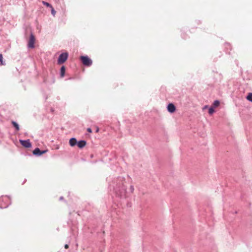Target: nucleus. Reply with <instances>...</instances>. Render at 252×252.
Returning a JSON list of instances; mask_svg holds the SVG:
<instances>
[{
	"label": "nucleus",
	"mask_w": 252,
	"mask_h": 252,
	"mask_svg": "<svg viewBox=\"0 0 252 252\" xmlns=\"http://www.w3.org/2000/svg\"><path fill=\"white\" fill-rule=\"evenodd\" d=\"M125 180L124 177L119 176L114 178L109 185V187L111 189L112 187L116 196L118 197L123 198L126 196V188L124 184Z\"/></svg>",
	"instance_id": "1"
},
{
	"label": "nucleus",
	"mask_w": 252,
	"mask_h": 252,
	"mask_svg": "<svg viewBox=\"0 0 252 252\" xmlns=\"http://www.w3.org/2000/svg\"><path fill=\"white\" fill-rule=\"evenodd\" d=\"M11 204L10 197L7 196H1L0 197V209L7 208Z\"/></svg>",
	"instance_id": "2"
},
{
	"label": "nucleus",
	"mask_w": 252,
	"mask_h": 252,
	"mask_svg": "<svg viewBox=\"0 0 252 252\" xmlns=\"http://www.w3.org/2000/svg\"><path fill=\"white\" fill-rule=\"evenodd\" d=\"M81 63L85 67H90L93 64V60L88 55H81L79 57Z\"/></svg>",
	"instance_id": "3"
},
{
	"label": "nucleus",
	"mask_w": 252,
	"mask_h": 252,
	"mask_svg": "<svg viewBox=\"0 0 252 252\" xmlns=\"http://www.w3.org/2000/svg\"><path fill=\"white\" fill-rule=\"evenodd\" d=\"M35 37L33 33L31 32L29 39L27 43V48L28 49H34L35 48Z\"/></svg>",
	"instance_id": "4"
},
{
	"label": "nucleus",
	"mask_w": 252,
	"mask_h": 252,
	"mask_svg": "<svg viewBox=\"0 0 252 252\" xmlns=\"http://www.w3.org/2000/svg\"><path fill=\"white\" fill-rule=\"evenodd\" d=\"M68 56V53L66 51L60 54L57 59V63L58 64L64 63L67 60Z\"/></svg>",
	"instance_id": "5"
},
{
	"label": "nucleus",
	"mask_w": 252,
	"mask_h": 252,
	"mask_svg": "<svg viewBox=\"0 0 252 252\" xmlns=\"http://www.w3.org/2000/svg\"><path fill=\"white\" fill-rule=\"evenodd\" d=\"M48 151L47 149L41 150L39 148L36 147L32 151V154L36 157H40Z\"/></svg>",
	"instance_id": "6"
},
{
	"label": "nucleus",
	"mask_w": 252,
	"mask_h": 252,
	"mask_svg": "<svg viewBox=\"0 0 252 252\" xmlns=\"http://www.w3.org/2000/svg\"><path fill=\"white\" fill-rule=\"evenodd\" d=\"M19 143L25 148H31L32 147V144L29 139L26 140L20 139Z\"/></svg>",
	"instance_id": "7"
},
{
	"label": "nucleus",
	"mask_w": 252,
	"mask_h": 252,
	"mask_svg": "<svg viewBox=\"0 0 252 252\" xmlns=\"http://www.w3.org/2000/svg\"><path fill=\"white\" fill-rule=\"evenodd\" d=\"M167 111L170 114L175 113L177 110L176 106L173 103H169L167 104Z\"/></svg>",
	"instance_id": "8"
},
{
	"label": "nucleus",
	"mask_w": 252,
	"mask_h": 252,
	"mask_svg": "<svg viewBox=\"0 0 252 252\" xmlns=\"http://www.w3.org/2000/svg\"><path fill=\"white\" fill-rule=\"evenodd\" d=\"M87 144V142L85 140H77V144L76 146L79 149H82L84 147H85V146Z\"/></svg>",
	"instance_id": "9"
},
{
	"label": "nucleus",
	"mask_w": 252,
	"mask_h": 252,
	"mask_svg": "<svg viewBox=\"0 0 252 252\" xmlns=\"http://www.w3.org/2000/svg\"><path fill=\"white\" fill-rule=\"evenodd\" d=\"M65 70L66 67L65 65H62L60 69V76L61 78H63L64 77L65 74Z\"/></svg>",
	"instance_id": "10"
},
{
	"label": "nucleus",
	"mask_w": 252,
	"mask_h": 252,
	"mask_svg": "<svg viewBox=\"0 0 252 252\" xmlns=\"http://www.w3.org/2000/svg\"><path fill=\"white\" fill-rule=\"evenodd\" d=\"M77 139L76 138L72 137V138H70V139L69 140V145L71 147L76 146V145L77 144Z\"/></svg>",
	"instance_id": "11"
},
{
	"label": "nucleus",
	"mask_w": 252,
	"mask_h": 252,
	"mask_svg": "<svg viewBox=\"0 0 252 252\" xmlns=\"http://www.w3.org/2000/svg\"><path fill=\"white\" fill-rule=\"evenodd\" d=\"M11 125L14 128L16 131H18L20 130V126L18 123H17L15 121H11Z\"/></svg>",
	"instance_id": "12"
},
{
	"label": "nucleus",
	"mask_w": 252,
	"mask_h": 252,
	"mask_svg": "<svg viewBox=\"0 0 252 252\" xmlns=\"http://www.w3.org/2000/svg\"><path fill=\"white\" fill-rule=\"evenodd\" d=\"M220 101L218 99L215 100L212 103L211 106L214 108L218 107L220 105Z\"/></svg>",
	"instance_id": "13"
},
{
	"label": "nucleus",
	"mask_w": 252,
	"mask_h": 252,
	"mask_svg": "<svg viewBox=\"0 0 252 252\" xmlns=\"http://www.w3.org/2000/svg\"><path fill=\"white\" fill-rule=\"evenodd\" d=\"M216 112L215 108L212 106H210L208 108V114L210 115H212Z\"/></svg>",
	"instance_id": "14"
},
{
	"label": "nucleus",
	"mask_w": 252,
	"mask_h": 252,
	"mask_svg": "<svg viewBox=\"0 0 252 252\" xmlns=\"http://www.w3.org/2000/svg\"><path fill=\"white\" fill-rule=\"evenodd\" d=\"M246 98L249 101L252 102V93H249Z\"/></svg>",
	"instance_id": "15"
},
{
	"label": "nucleus",
	"mask_w": 252,
	"mask_h": 252,
	"mask_svg": "<svg viewBox=\"0 0 252 252\" xmlns=\"http://www.w3.org/2000/svg\"><path fill=\"white\" fill-rule=\"evenodd\" d=\"M3 58L2 54H0V65H5Z\"/></svg>",
	"instance_id": "16"
},
{
	"label": "nucleus",
	"mask_w": 252,
	"mask_h": 252,
	"mask_svg": "<svg viewBox=\"0 0 252 252\" xmlns=\"http://www.w3.org/2000/svg\"><path fill=\"white\" fill-rule=\"evenodd\" d=\"M225 49H229V50H231V47L230 44L228 42H225Z\"/></svg>",
	"instance_id": "17"
},
{
	"label": "nucleus",
	"mask_w": 252,
	"mask_h": 252,
	"mask_svg": "<svg viewBox=\"0 0 252 252\" xmlns=\"http://www.w3.org/2000/svg\"><path fill=\"white\" fill-rule=\"evenodd\" d=\"M43 3L44 5L46 6L47 7H52V5L48 2H46V1H43Z\"/></svg>",
	"instance_id": "18"
},
{
	"label": "nucleus",
	"mask_w": 252,
	"mask_h": 252,
	"mask_svg": "<svg viewBox=\"0 0 252 252\" xmlns=\"http://www.w3.org/2000/svg\"><path fill=\"white\" fill-rule=\"evenodd\" d=\"M52 9H51V14L53 15V16H55L56 13V10H55V9L52 6Z\"/></svg>",
	"instance_id": "19"
},
{
	"label": "nucleus",
	"mask_w": 252,
	"mask_h": 252,
	"mask_svg": "<svg viewBox=\"0 0 252 252\" xmlns=\"http://www.w3.org/2000/svg\"><path fill=\"white\" fill-rule=\"evenodd\" d=\"M87 131L89 133H92V129L91 127H88L87 129Z\"/></svg>",
	"instance_id": "20"
},
{
	"label": "nucleus",
	"mask_w": 252,
	"mask_h": 252,
	"mask_svg": "<svg viewBox=\"0 0 252 252\" xmlns=\"http://www.w3.org/2000/svg\"><path fill=\"white\" fill-rule=\"evenodd\" d=\"M209 107H210V106L208 105H206L205 106H203V110H205L206 109H208L209 108Z\"/></svg>",
	"instance_id": "21"
},
{
	"label": "nucleus",
	"mask_w": 252,
	"mask_h": 252,
	"mask_svg": "<svg viewBox=\"0 0 252 252\" xmlns=\"http://www.w3.org/2000/svg\"><path fill=\"white\" fill-rule=\"evenodd\" d=\"M130 190L131 192H132L134 190V187L133 186H130Z\"/></svg>",
	"instance_id": "22"
},
{
	"label": "nucleus",
	"mask_w": 252,
	"mask_h": 252,
	"mask_svg": "<svg viewBox=\"0 0 252 252\" xmlns=\"http://www.w3.org/2000/svg\"><path fill=\"white\" fill-rule=\"evenodd\" d=\"M181 36H182L183 38L186 39V37H185V34L182 33L181 34Z\"/></svg>",
	"instance_id": "23"
},
{
	"label": "nucleus",
	"mask_w": 252,
	"mask_h": 252,
	"mask_svg": "<svg viewBox=\"0 0 252 252\" xmlns=\"http://www.w3.org/2000/svg\"><path fill=\"white\" fill-rule=\"evenodd\" d=\"M64 248L66 249H68L69 248V245L68 244H65L64 245Z\"/></svg>",
	"instance_id": "24"
},
{
	"label": "nucleus",
	"mask_w": 252,
	"mask_h": 252,
	"mask_svg": "<svg viewBox=\"0 0 252 252\" xmlns=\"http://www.w3.org/2000/svg\"><path fill=\"white\" fill-rule=\"evenodd\" d=\"M63 199H64V198H63V196H61V197L59 198V200H60V201H61V200H63Z\"/></svg>",
	"instance_id": "25"
},
{
	"label": "nucleus",
	"mask_w": 252,
	"mask_h": 252,
	"mask_svg": "<svg viewBox=\"0 0 252 252\" xmlns=\"http://www.w3.org/2000/svg\"><path fill=\"white\" fill-rule=\"evenodd\" d=\"M50 111L52 112V113H53L54 112V109L53 108H50Z\"/></svg>",
	"instance_id": "26"
},
{
	"label": "nucleus",
	"mask_w": 252,
	"mask_h": 252,
	"mask_svg": "<svg viewBox=\"0 0 252 252\" xmlns=\"http://www.w3.org/2000/svg\"><path fill=\"white\" fill-rule=\"evenodd\" d=\"M26 181H27V180L26 179L24 180H23V182L22 183V185H24L26 183Z\"/></svg>",
	"instance_id": "27"
},
{
	"label": "nucleus",
	"mask_w": 252,
	"mask_h": 252,
	"mask_svg": "<svg viewBox=\"0 0 252 252\" xmlns=\"http://www.w3.org/2000/svg\"><path fill=\"white\" fill-rule=\"evenodd\" d=\"M196 22H197V24H200V23H201V22H200V21H199V20H197V21H196Z\"/></svg>",
	"instance_id": "28"
},
{
	"label": "nucleus",
	"mask_w": 252,
	"mask_h": 252,
	"mask_svg": "<svg viewBox=\"0 0 252 252\" xmlns=\"http://www.w3.org/2000/svg\"><path fill=\"white\" fill-rule=\"evenodd\" d=\"M226 53H228V54H230V52L229 51H227V50H226Z\"/></svg>",
	"instance_id": "29"
},
{
	"label": "nucleus",
	"mask_w": 252,
	"mask_h": 252,
	"mask_svg": "<svg viewBox=\"0 0 252 252\" xmlns=\"http://www.w3.org/2000/svg\"><path fill=\"white\" fill-rule=\"evenodd\" d=\"M98 130H99V128L97 127V129H96V132H98Z\"/></svg>",
	"instance_id": "30"
},
{
	"label": "nucleus",
	"mask_w": 252,
	"mask_h": 252,
	"mask_svg": "<svg viewBox=\"0 0 252 252\" xmlns=\"http://www.w3.org/2000/svg\"><path fill=\"white\" fill-rule=\"evenodd\" d=\"M73 79V78H72V77H70V78H69L68 79V80H71V79Z\"/></svg>",
	"instance_id": "31"
},
{
	"label": "nucleus",
	"mask_w": 252,
	"mask_h": 252,
	"mask_svg": "<svg viewBox=\"0 0 252 252\" xmlns=\"http://www.w3.org/2000/svg\"><path fill=\"white\" fill-rule=\"evenodd\" d=\"M93 157V155H91V158H92Z\"/></svg>",
	"instance_id": "32"
}]
</instances>
